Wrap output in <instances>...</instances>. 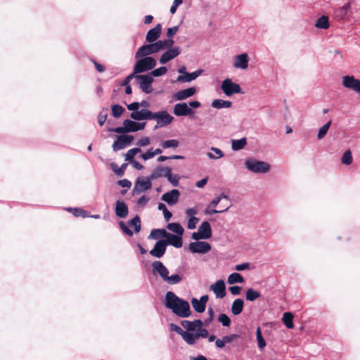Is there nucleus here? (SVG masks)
Here are the masks:
<instances>
[{
	"label": "nucleus",
	"mask_w": 360,
	"mask_h": 360,
	"mask_svg": "<svg viewBox=\"0 0 360 360\" xmlns=\"http://www.w3.org/2000/svg\"><path fill=\"white\" fill-rule=\"evenodd\" d=\"M165 306L181 318L189 317L192 313L188 302L179 297L172 291L166 292Z\"/></svg>",
	"instance_id": "obj_1"
},
{
	"label": "nucleus",
	"mask_w": 360,
	"mask_h": 360,
	"mask_svg": "<svg viewBox=\"0 0 360 360\" xmlns=\"http://www.w3.org/2000/svg\"><path fill=\"white\" fill-rule=\"evenodd\" d=\"M151 266L153 274L158 276L163 282L168 285H176L184 280V276L180 273L169 275V269L159 260L153 262Z\"/></svg>",
	"instance_id": "obj_2"
},
{
	"label": "nucleus",
	"mask_w": 360,
	"mask_h": 360,
	"mask_svg": "<svg viewBox=\"0 0 360 360\" xmlns=\"http://www.w3.org/2000/svg\"><path fill=\"white\" fill-rule=\"evenodd\" d=\"M141 112L139 117L146 118V120H155L156 122L155 129L168 126L174 119L167 110H160L158 112L144 110Z\"/></svg>",
	"instance_id": "obj_3"
},
{
	"label": "nucleus",
	"mask_w": 360,
	"mask_h": 360,
	"mask_svg": "<svg viewBox=\"0 0 360 360\" xmlns=\"http://www.w3.org/2000/svg\"><path fill=\"white\" fill-rule=\"evenodd\" d=\"M200 105V103L197 101H192L188 103L180 102L174 105L173 113L176 117L193 116L195 113L193 109L198 108Z\"/></svg>",
	"instance_id": "obj_4"
},
{
	"label": "nucleus",
	"mask_w": 360,
	"mask_h": 360,
	"mask_svg": "<svg viewBox=\"0 0 360 360\" xmlns=\"http://www.w3.org/2000/svg\"><path fill=\"white\" fill-rule=\"evenodd\" d=\"M245 169L255 174H266L271 170V165L266 162L249 158L245 160Z\"/></svg>",
	"instance_id": "obj_5"
},
{
	"label": "nucleus",
	"mask_w": 360,
	"mask_h": 360,
	"mask_svg": "<svg viewBox=\"0 0 360 360\" xmlns=\"http://www.w3.org/2000/svg\"><path fill=\"white\" fill-rule=\"evenodd\" d=\"M136 120H125L123 122V126L109 129L117 134H126L129 132H136L145 129L146 122H136Z\"/></svg>",
	"instance_id": "obj_6"
},
{
	"label": "nucleus",
	"mask_w": 360,
	"mask_h": 360,
	"mask_svg": "<svg viewBox=\"0 0 360 360\" xmlns=\"http://www.w3.org/2000/svg\"><path fill=\"white\" fill-rule=\"evenodd\" d=\"M150 104L146 101H142L141 102H134L127 105V109L131 111L130 115V117L134 120H146V118H140L139 114L141 112H143L144 110H150L148 109Z\"/></svg>",
	"instance_id": "obj_7"
},
{
	"label": "nucleus",
	"mask_w": 360,
	"mask_h": 360,
	"mask_svg": "<svg viewBox=\"0 0 360 360\" xmlns=\"http://www.w3.org/2000/svg\"><path fill=\"white\" fill-rule=\"evenodd\" d=\"M156 65V60L150 56L141 57L138 60L134 67V74L146 72L153 69Z\"/></svg>",
	"instance_id": "obj_8"
},
{
	"label": "nucleus",
	"mask_w": 360,
	"mask_h": 360,
	"mask_svg": "<svg viewBox=\"0 0 360 360\" xmlns=\"http://www.w3.org/2000/svg\"><path fill=\"white\" fill-rule=\"evenodd\" d=\"M119 226L124 233L129 236H132L133 231L129 228V226L134 229L135 233H139L141 231V220L139 217L136 215L128 222V224L121 221L119 222Z\"/></svg>",
	"instance_id": "obj_9"
},
{
	"label": "nucleus",
	"mask_w": 360,
	"mask_h": 360,
	"mask_svg": "<svg viewBox=\"0 0 360 360\" xmlns=\"http://www.w3.org/2000/svg\"><path fill=\"white\" fill-rule=\"evenodd\" d=\"M151 176L149 177H139L134 184V187L132 191L133 195L141 193L144 191L149 190L152 186Z\"/></svg>",
	"instance_id": "obj_10"
},
{
	"label": "nucleus",
	"mask_w": 360,
	"mask_h": 360,
	"mask_svg": "<svg viewBox=\"0 0 360 360\" xmlns=\"http://www.w3.org/2000/svg\"><path fill=\"white\" fill-rule=\"evenodd\" d=\"M212 236V229L207 221H203L198 228L197 232H193L191 235L192 239L199 240L201 239H209Z\"/></svg>",
	"instance_id": "obj_11"
},
{
	"label": "nucleus",
	"mask_w": 360,
	"mask_h": 360,
	"mask_svg": "<svg viewBox=\"0 0 360 360\" xmlns=\"http://www.w3.org/2000/svg\"><path fill=\"white\" fill-rule=\"evenodd\" d=\"M341 81L345 88L360 94V79L353 75H345L342 77Z\"/></svg>",
	"instance_id": "obj_12"
},
{
	"label": "nucleus",
	"mask_w": 360,
	"mask_h": 360,
	"mask_svg": "<svg viewBox=\"0 0 360 360\" xmlns=\"http://www.w3.org/2000/svg\"><path fill=\"white\" fill-rule=\"evenodd\" d=\"M223 93L227 96H231L235 94L241 93V88L239 84L234 83L231 79H225L221 85Z\"/></svg>",
	"instance_id": "obj_13"
},
{
	"label": "nucleus",
	"mask_w": 360,
	"mask_h": 360,
	"mask_svg": "<svg viewBox=\"0 0 360 360\" xmlns=\"http://www.w3.org/2000/svg\"><path fill=\"white\" fill-rule=\"evenodd\" d=\"M135 78L139 82L141 89L146 94H149L153 91L152 83L153 78L148 75H136Z\"/></svg>",
	"instance_id": "obj_14"
},
{
	"label": "nucleus",
	"mask_w": 360,
	"mask_h": 360,
	"mask_svg": "<svg viewBox=\"0 0 360 360\" xmlns=\"http://www.w3.org/2000/svg\"><path fill=\"white\" fill-rule=\"evenodd\" d=\"M250 57L248 53H242L233 58V67L236 70H245L248 68Z\"/></svg>",
	"instance_id": "obj_15"
},
{
	"label": "nucleus",
	"mask_w": 360,
	"mask_h": 360,
	"mask_svg": "<svg viewBox=\"0 0 360 360\" xmlns=\"http://www.w3.org/2000/svg\"><path fill=\"white\" fill-rule=\"evenodd\" d=\"M181 48L177 46L172 47L170 49H167V50L165 51L160 57V63L162 65L166 64L169 61L177 57L181 53Z\"/></svg>",
	"instance_id": "obj_16"
},
{
	"label": "nucleus",
	"mask_w": 360,
	"mask_h": 360,
	"mask_svg": "<svg viewBox=\"0 0 360 360\" xmlns=\"http://www.w3.org/2000/svg\"><path fill=\"white\" fill-rule=\"evenodd\" d=\"M192 253L205 254L211 250V245L205 241H198L191 243L188 247Z\"/></svg>",
	"instance_id": "obj_17"
},
{
	"label": "nucleus",
	"mask_w": 360,
	"mask_h": 360,
	"mask_svg": "<svg viewBox=\"0 0 360 360\" xmlns=\"http://www.w3.org/2000/svg\"><path fill=\"white\" fill-rule=\"evenodd\" d=\"M180 192L177 189H172L161 196V200L165 202L168 205L173 206L176 205L180 198Z\"/></svg>",
	"instance_id": "obj_18"
},
{
	"label": "nucleus",
	"mask_w": 360,
	"mask_h": 360,
	"mask_svg": "<svg viewBox=\"0 0 360 360\" xmlns=\"http://www.w3.org/2000/svg\"><path fill=\"white\" fill-rule=\"evenodd\" d=\"M134 140V136L131 135L122 134L117 136V141L112 144V148L115 151H117L124 148Z\"/></svg>",
	"instance_id": "obj_19"
},
{
	"label": "nucleus",
	"mask_w": 360,
	"mask_h": 360,
	"mask_svg": "<svg viewBox=\"0 0 360 360\" xmlns=\"http://www.w3.org/2000/svg\"><path fill=\"white\" fill-rule=\"evenodd\" d=\"M167 246V243L165 240H159L155 243L154 248L150 251V255L160 259L165 255Z\"/></svg>",
	"instance_id": "obj_20"
},
{
	"label": "nucleus",
	"mask_w": 360,
	"mask_h": 360,
	"mask_svg": "<svg viewBox=\"0 0 360 360\" xmlns=\"http://www.w3.org/2000/svg\"><path fill=\"white\" fill-rule=\"evenodd\" d=\"M217 298H224L226 296V286L223 280H218L210 287Z\"/></svg>",
	"instance_id": "obj_21"
},
{
	"label": "nucleus",
	"mask_w": 360,
	"mask_h": 360,
	"mask_svg": "<svg viewBox=\"0 0 360 360\" xmlns=\"http://www.w3.org/2000/svg\"><path fill=\"white\" fill-rule=\"evenodd\" d=\"M158 53L153 43L145 44L141 46L135 54V58L139 59L141 57L148 56L151 54Z\"/></svg>",
	"instance_id": "obj_22"
},
{
	"label": "nucleus",
	"mask_w": 360,
	"mask_h": 360,
	"mask_svg": "<svg viewBox=\"0 0 360 360\" xmlns=\"http://www.w3.org/2000/svg\"><path fill=\"white\" fill-rule=\"evenodd\" d=\"M208 300L209 297L207 295L201 296L200 300L193 297L191 300V304L196 312L202 313L205 310Z\"/></svg>",
	"instance_id": "obj_23"
},
{
	"label": "nucleus",
	"mask_w": 360,
	"mask_h": 360,
	"mask_svg": "<svg viewBox=\"0 0 360 360\" xmlns=\"http://www.w3.org/2000/svg\"><path fill=\"white\" fill-rule=\"evenodd\" d=\"M195 93L196 89L195 87H189L176 92L173 95V98L175 101H181L193 96Z\"/></svg>",
	"instance_id": "obj_24"
},
{
	"label": "nucleus",
	"mask_w": 360,
	"mask_h": 360,
	"mask_svg": "<svg viewBox=\"0 0 360 360\" xmlns=\"http://www.w3.org/2000/svg\"><path fill=\"white\" fill-rule=\"evenodd\" d=\"M162 25L158 23L155 27L150 29L146 34V40L149 43H153L157 41L161 34Z\"/></svg>",
	"instance_id": "obj_25"
},
{
	"label": "nucleus",
	"mask_w": 360,
	"mask_h": 360,
	"mask_svg": "<svg viewBox=\"0 0 360 360\" xmlns=\"http://www.w3.org/2000/svg\"><path fill=\"white\" fill-rule=\"evenodd\" d=\"M115 211L116 216L122 219L127 217L129 213L127 204L122 200H117L116 201Z\"/></svg>",
	"instance_id": "obj_26"
},
{
	"label": "nucleus",
	"mask_w": 360,
	"mask_h": 360,
	"mask_svg": "<svg viewBox=\"0 0 360 360\" xmlns=\"http://www.w3.org/2000/svg\"><path fill=\"white\" fill-rule=\"evenodd\" d=\"M350 4L347 3L344 6L334 11V15L338 20H345L348 18V13L350 10Z\"/></svg>",
	"instance_id": "obj_27"
},
{
	"label": "nucleus",
	"mask_w": 360,
	"mask_h": 360,
	"mask_svg": "<svg viewBox=\"0 0 360 360\" xmlns=\"http://www.w3.org/2000/svg\"><path fill=\"white\" fill-rule=\"evenodd\" d=\"M181 326L186 329L187 332L195 331L198 328L202 327L203 322L200 319H196L193 321L184 320L181 322Z\"/></svg>",
	"instance_id": "obj_28"
},
{
	"label": "nucleus",
	"mask_w": 360,
	"mask_h": 360,
	"mask_svg": "<svg viewBox=\"0 0 360 360\" xmlns=\"http://www.w3.org/2000/svg\"><path fill=\"white\" fill-rule=\"evenodd\" d=\"M167 240H165L167 243V245H171L176 248H179L182 246V236L180 235H174L172 233L167 234Z\"/></svg>",
	"instance_id": "obj_29"
},
{
	"label": "nucleus",
	"mask_w": 360,
	"mask_h": 360,
	"mask_svg": "<svg viewBox=\"0 0 360 360\" xmlns=\"http://www.w3.org/2000/svg\"><path fill=\"white\" fill-rule=\"evenodd\" d=\"M172 169L169 167H158L155 171L150 174L152 179H156L160 177H167Z\"/></svg>",
	"instance_id": "obj_30"
},
{
	"label": "nucleus",
	"mask_w": 360,
	"mask_h": 360,
	"mask_svg": "<svg viewBox=\"0 0 360 360\" xmlns=\"http://www.w3.org/2000/svg\"><path fill=\"white\" fill-rule=\"evenodd\" d=\"M202 70H198L192 73L186 72V75H179L177 77V81L180 82H189L195 79L202 74Z\"/></svg>",
	"instance_id": "obj_31"
},
{
	"label": "nucleus",
	"mask_w": 360,
	"mask_h": 360,
	"mask_svg": "<svg viewBox=\"0 0 360 360\" xmlns=\"http://www.w3.org/2000/svg\"><path fill=\"white\" fill-rule=\"evenodd\" d=\"M243 307L244 302L242 299L238 298L235 300L231 305V313L235 316L239 315L243 311Z\"/></svg>",
	"instance_id": "obj_32"
},
{
	"label": "nucleus",
	"mask_w": 360,
	"mask_h": 360,
	"mask_svg": "<svg viewBox=\"0 0 360 360\" xmlns=\"http://www.w3.org/2000/svg\"><path fill=\"white\" fill-rule=\"evenodd\" d=\"M206 155L210 160H219L224 156V153L219 148L212 147L210 151L207 152Z\"/></svg>",
	"instance_id": "obj_33"
},
{
	"label": "nucleus",
	"mask_w": 360,
	"mask_h": 360,
	"mask_svg": "<svg viewBox=\"0 0 360 360\" xmlns=\"http://www.w3.org/2000/svg\"><path fill=\"white\" fill-rule=\"evenodd\" d=\"M231 105L232 102L222 99H215L211 103V106L216 109L229 108Z\"/></svg>",
	"instance_id": "obj_34"
},
{
	"label": "nucleus",
	"mask_w": 360,
	"mask_h": 360,
	"mask_svg": "<svg viewBox=\"0 0 360 360\" xmlns=\"http://www.w3.org/2000/svg\"><path fill=\"white\" fill-rule=\"evenodd\" d=\"M314 26L319 29H323V30L328 29L330 27L328 17L326 15L321 16L320 18H319L316 20Z\"/></svg>",
	"instance_id": "obj_35"
},
{
	"label": "nucleus",
	"mask_w": 360,
	"mask_h": 360,
	"mask_svg": "<svg viewBox=\"0 0 360 360\" xmlns=\"http://www.w3.org/2000/svg\"><path fill=\"white\" fill-rule=\"evenodd\" d=\"M168 233L165 229H153L148 236L149 239H158L161 237L167 238Z\"/></svg>",
	"instance_id": "obj_36"
},
{
	"label": "nucleus",
	"mask_w": 360,
	"mask_h": 360,
	"mask_svg": "<svg viewBox=\"0 0 360 360\" xmlns=\"http://www.w3.org/2000/svg\"><path fill=\"white\" fill-rule=\"evenodd\" d=\"M227 282L229 284L243 283L244 278L238 273H232L228 276Z\"/></svg>",
	"instance_id": "obj_37"
},
{
	"label": "nucleus",
	"mask_w": 360,
	"mask_h": 360,
	"mask_svg": "<svg viewBox=\"0 0 360 360\" xmlns=\"http://www.w3.org/2000/svg\"><path fill=\"white\" fill-rule=\"evenodd\" d=\"M261 293L254 290L253 288H248L245 292L246 300L250 302H253L260 297Z\"/></svg>",
	"instance_id": "obj_38"
},
{
	"label": "nucleus",
	"mask_w": 360,
	"mask_h": 360,
	"mask_svg": "<svg viewBox=\"0 0 360 360\" xmlns=\"http://www.w3.org/2000/svg\"><path fill=\"white\" fill-rule=\"evenodd\" d=\"M247 144L245 138H242L238 140H232L231 148L233 150H239L243 149Z\"/></svg>",
	"instance_id": "obj_39"
},
{
	"label": "nucleus",
	"mask_w": 360,
	"mask_h": 360,
	"mask_svg": "<svg viewBox=\"0 0 360 360\" xmlns=\"http://www.w3.org/2000/svg\"><path fill=\"white\" fill-rule=\"evenodd\" d=\"M167 228L176 235L182 236L184 234V230L179 223H169L167 224Z\"/></svg>",
	"instance_id": "obj_40"
},
{
	"label": "nucleus",
	"mask_w": 360,
	"mask_h": 360,
	"mask_svg": "<svg viewBox=\"0 0 360 360\" xmlns=\"http://www.w3.org/2000/svg\"><path fill=\"white\" fill-rule=\"evenodd\" d=\"M182 338L188 345H194L197 340L195 333L184 331L182 335Z\"/></svg>",
	"instance_id": "obj_41"
},
{
	"label": "nucleus",
	"mask_w": 360,
	"mask_h": 360,
	"mask_svg": "<svg viewBox=\"0 0 360 360\" xmlns=\"http://www.w3.org/2000/svg\"><path fill=\"white\" fill-rule=\"evenodd\" d=\"M292 319H293V315L292 313L285 312L283 314L282 320L288 328L291 329L294 327Z\"/></svg>",
	"instance_id": "obj_42"
},
{
	"label": "nucleus",
	"mask_w": 360,
	"mask_h": 360,
	"mask_svg": "<svg viewBox=\"0 0 360 360\" xmlns=\"http://www.w3.org/2000/svg\"><path fill=\"white\" fill-rule=\"evenodd\" d=\"M331 123H332V120H330L319 129L318 134H317V139L319 140H321L322 139H323L325 137V136L326 135V134L331 125Z\"/></svg>",
	"instance_id": "obj_43"
},
{
	"label": "nucleus",
	"mask_w": 360,
	"mask_h": 360,
	"mask_svg": "<svg viewBox=\"0 0 360 360\" xmlns=\"http://www.w3.org/2000/svg\"><path fill=\"white\" fill-rule=\"evenodd\" d=\"M162 148L167 149L169 148H176L179 146V142L176 139H170L164 141L160 143Z\"/></svg>",
	"instance_id": "obj_44"
},
{
	"label": "nucleus",
	"mask_w": 360,
	"mask_h": 360,
	"mask_svg": "<svg viewBox=\"0 0 360 360\" xmlns=\"http://www.w3.org/2000/svg\"><path fill=\"white\" fill-rule=\"evenodd\" d=\"M256 338L257 341V345L260 350H262L266 346V342L262 337V330L260 327H257L256 330Z\"/></svg>",
	"instance_id": "obj_45"
},
{
	"label": "nucleus",
	"mask_w": 360,
	"mask_h": 360,
	"mask_svg": "<svg viewBox=\"0 0 360 360\" xmlns=\"http://www.w3.org/2000/svg\"><path fill=\"white\" fill-rule=\"evenodd\" d=\"M353 158L352 155V152L350 150H346L342 158H341V162L343 165H349L352 163Z\"/></svg>",
	"instance_id": "obj_46"
},
{
	"label": "nucleus",
	"mask_w": 360,
	"mask_h": 360,
	"mask_svg": "<svg viewBox=\"0 0 360 360\" xmlns=\"http://www.w3.org/2000/svg\"><path fill=\"white\" fill-rule=\"evenodd\" d=\"M141 152V150L140 148H134L129 150L125 154V160L131 162L132 160H134V157Z\"/></svg>",
	"instance_id": "obj_47"
},
{
	"label": "nucleus",
	"mask_w": 360,
	"mask_h": 360,
	"mask_svg": "<svg viewBox=\"0 0 360 360\" xmlns=\"http://www.w3.org/2000/svg\"><path fill=\"white\" fill-rule=\"evenodd\" d=\"M166 178L173 186H177L179 184L180 177L177 174H172V172H169Z\"/></svg>",
	"instance_id": "obj_48"
},
{
	"label": "nucleus",
	"mask_w": 360,
	"mask_h": 360,
	"mask_svg": "<svg viewBox=\"0 0 360 360\" xmlns=\"http://www.w3.org/2000/svg\"><path fill=\"white\" fill-rule=\"evenodd\" d=\"M231 206V205H227L224 209H222L221 210H217L216 209H214V207L211 209L212 207L208 206L205 210V214H207V215H212L213 214L221 213V212L227 211L230 208Z\"/></svg>",
	"instance_id": "obj_49"
},
{
	"label": "nucleus",
	"mask_w": 360,
	"mask_h": 360,
	"mask_svg": "<svg viewBox=\"0 0 360 360\" xmlns=\"http://www.w3.org/2000/svg\"><path fill=\"white\" fill-rule=\"evenodd\" d=\"M124 109L120 105H113L112 106V113L114 117H119L123 113Z\"/></svg>",
	"instance_id": "obj_50"
},
{
	"label": "nucleus",
	"mask_w": 360,
	"mask_h": 360,
	"mask_svg": "<svg viewBox=\"0 0 360 360\" xmlns=\"http://www.w3.org/2000/svg\"><path fill=\"white\" fill-rule=\"evenodd\" d=\"M167 68L165 66H162L160 68L153 70L151 72V75L153 77H160V76L165 75L167 73Z\"/></svg>",
	"instance_id": "obj_51"
},
{
	"label": "nucleus",
	"mask_w": 360,
	"mask_h": 360,
	"mask_svg": "<svg viewBox=\"0 0 360 360\" xmlns=\"http://www.w3.org/2000/svg\"><path fill=\"white\" fill-rule=\"evenodd\" d=\"M218 321L224 326H229L231 323V319L229 317L225 314H221L219 315Z\"/></svg>",
	"instance_id": "obj_52"
},
{
	"label": "nucleus",
	"mask_w": 360,
	"mask_h": 360,
	"mask_svg": "<svg viewBox=\"0 0 360 360\" xmlns=\"http://www.w3.org/2000/svg\"><path fill=\"white\" fill-rule=\"evenodd\" d=\"M67 210H69V211H72V210L73 211V214L75 216H76V217H79V216H81L82 217H88L87 212L85 210H82L81 208H74V209H72V208L70 207V208H68Z\"/></svg>",
	"instance_id": "obj_53"
},
{
	"label": "nucleus",
	"mask_w": 360,
	"mask_h": 360,
	"mask_svg": "<svg viewBox=\"0 0 360 360\" xmlns=\"http://www.w3.org/2000/svg\"><path fill=\"white\" fill-rule=\"evenodd\" d=\"M199 219L196 217H191L188 219L187 228L188 229H194L196 228V224L198 223Z\"/></svg>",
	"instance_id": "obj_54"
},
{
	"label": "nucleus",
	"mask_w": 360,
	"mask_h": 360,
	"mask_svg": "<svg viewBox=\"0 0 360 360\" xmlns=\"http://www.w3.org/2000/svg\"><path fill=\"white\" fill-rule=\"evenodd\" d=\"M197 340L199 338H207L208 336V332L205 328H203L202 327L198 328L196 329V332L195 333Z\"/></svg>",
	"instance_id": "obj_55"
},
{
	"label": "nucleus",
	"mask_w": 360,
	"mask_h": 360,
	"mask_svg": "<svg viewBox=\"0 0 360 360\" xmlns=\"http://www.w3.org/2000/svg\"><path fill=\"white\" fill-rule=\"evenodd\" d=\"M153 157H154V153H153V150L152 148L148 149L145 153H143L141 155V158L145 161L148 160Z\"/></svg>",
	"instance_id": "obj_56"
},
{
	"label": "nucleus",
	"mask_w": 360,
	"mask_h": 360,
	"mask_svg": "<svg viewBox=\"0 0 360 360\" xmlns=\"http://www.w3.org/2000/svg\"><path fill=\"white\" fill-rule=\"evenodd\" d=\"M198 209L196 207H192V208H188L185 211L186 215L191 218V217H195V215L198 214Z\"/></svg>",
	"instance_id": "obj_57"
},
{
	"label": "nucleus",
	"mask_w": 360,
	"mask_h": 360,
	"mask_svg": "<svg viewBox=\"0 0 360 360\" xmlns=\"http://www.w3.org/2000/svg\"><path fill=\"white\" fill-rule=\"evenodd\" d=\"M150 139L148 137H143L142 139H139L137 142L136 145L139 147H145L150 144Z\"/></svg>",
	"instance_id": "obj_58"
},
{
	"label": "nucleus",
	"mask_w": 360,
	"mask_h": 360,
	"mask_svg": "<svg viewBox=\"0 0 360 360\" xmlns=\"http://www.w3.org/2000/svg\"><path fill=\"white\" fill-rule=\"evenodd\" d=\"M179 30V26H174L169 27L167 30V37L168 38L172 37Z\"/></svg>",
	"instance_id": "obj_59"
},
{
	"label": "nucleus",
	"mask_w": 360,
	"mask_h": 360,
	"mask_svg": "<svg viewBox=\"0 0 360 360\" xmlns=\"http://www.w3.org/2000/svg\"><path fill=\"white\" fill-rule=\"evenodd\" d=\"M153 44L156 49L157 52L166 49L162 40L155 41L153 42Z\"/></svg>",
	"instance_id": "obj_60"
},
{
	"label": "nucleus",
	"mask_w": 360,
	"mask_h": 360,
	"mask_svg": "<svg viewBox=\"0 0 360 360\" xmlns=\"http://www.w3.org/2000/svg\"><path fill=\"white\" fill-rule=\"evenodd\" d=\"M107 118V113L105 112H101L98 115V122L100 126L103 125Z\"/></svg>",
	"instance_id": "obj_61"
},
{
	"label": "nucleus",
	"mask_w": 360,
	"mask_h": 360,
	"mask_svg": "<svg viewBox=\"0 0 360 360\" xmlns=\"http://www.w3.org/2000/svg\"><path fill=\"white\" fill-rule=\"evenodd\" d=\"M170 329L171 330H173L176 333L179 334L181 336H182L183 333H184V330L180 326L174 323L170 324Z\"/></svg>",
	"instance_id": "obj_62"
},
{
	"label": "nucleus",
	"mask_w": 360,
	"mask_h": 360,
	"mask_svg": "<svg viewBox=\"0 0 360 360\" xmlns=\"http://www.w3.org/2000/svg\"><path fill=\"white\" fill-rule=\"evenodd\" d=\"M119 186L123 188H129L131 186V182L128 179H124L117 181Z\"/></svg>",
	"instance_id": "obj_63"
},
{
	"label": "nucleus",
	"mask_w": 360,
	"mask_h": 360,
	"mask_svg": "<svg viewBox=\"0 0 360 360\" xmlns=\"http://www.w3.org/2000/svg\"><path fill=\"white\" fill-rule=\"evenodd\" d=\"M241 287L238 285H233L229 288L230 292L233 295H238L240 293Z\"/></svg>",
	"instance_id": "obj_64"
}]
</instances>
